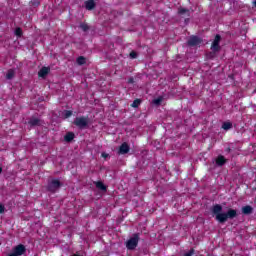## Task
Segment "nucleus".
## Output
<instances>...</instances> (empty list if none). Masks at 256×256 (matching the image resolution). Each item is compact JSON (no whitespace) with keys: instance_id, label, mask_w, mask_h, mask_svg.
Returning <instances> with one entry per match:
<instances>
[{"instance_id":"1","label":"nucleus","mask_w":256,"mask_h":256,"mask_svg":"<svg viewBox=\"0 0 256 256\" xmlns=\"http://www.w3.org/2000/svg\"><path fill=\"white\" fill-rule=\"evenodd\" d=\"M212 216L215 217L218 223L223 224L227 221L235 219L237 217V210L229 208L226 212H223V206L221 204H215L210 208Z\"/></svg>"},{"instance_id":"2","label":"nucleus","mask_w":256,"mask_h":256,"mask_svg":"<svg viewBox=\"0 0 256 256\" xmlns=\"http://www.w3.org/2000/svg\"><path fill=\"white\" fill-rule=\"evenodd\" d=\"M89 123H90L89 117H85V116L76 117L73 121V124L76 127H78V129H88Z\"/></svg>"},{"instance_id":"3","label":"nucleus","mask_w":256,"mask_h":256,"mask_svg":"<svg viewBox=\"0 0 256 256\" xmlns=\"http://www.w3.org/2000/svg\"><path fill=\"white\" fill-rule=\"evenodd\" d=\"M61 187H63V183H61V181H59V179H52V180L48 181L46 189L50 193H57V191H59V189H61Z\"/></svg>"},{"instance_id":"4","label":"nucleus","mask_w":256,"mask_h":256,"mask_svg":"<svg viewBox=\"0 0 256 256\" xmlns=\"http://www.w3.org/2000/svg\"><path fill=\"white\" fill-rule=\"evenodd\" d=\"M137 245H139V233H134L126 242V248L129 251H135V249H137Z\"/></svg>"},{"instance_id":"5","label":"nucleus","mask_w":256,"mask_h":256,"mask_svg":"<svg viewBox=\"0 0 256 256\" xmlns=\"http://www.w3.org/2000/svg\"><path fill=\"white\" fill-rule=\"evenodd\" d=\"M203 43V39L199 36L192 35L187 41L188 47H197V45H201Z\"/></svg>"},{"instance_id":"6","label":"nucleus","mask_w":256,"mask_h":256,"mask_svg":"<svg viewBox=\"0 0 256 256\" xmlns=\"http://www.w3.org/2000/svg\"><path fill=\"white\" fill-rule=\"evenodd\" d=\"M219 43H221V35L217 34L212 42L211 51H221Z\"/></svg>"},{"instance_id":"7","label":"nucleus","mask_w":256,"mask_h":256,"mask_svg":"<svg viewBox=\"0 0 256 256\" xmlns=\"http://www.w3.org/2000/svg\"><path fill=\"white\" fill-rule=\"evenodd\" d=\"M27 251V248H25V245L19 244L16 247L13 248V253L17 256L25 255Z\"/></svg>"},{"instance_id":"8","label":"nucleus","mask_w":256,"mask_h":256,"mask_svg":"<svg viewBox=\"0 0 256 256\" xmlns=\"http://www.w3.org/2000/svg\"><path fill=\"white\" fill-rule=\"evenodd\" d=\"M130 149L131 148L129 147V144L124 142L119 147L118 153H119V155H127V153H129Z\"/></svg>"},{"instance_id":"9","label":"nucleus","mask_w":256,"mask_h":256,"mask_svg":"<svg viewBox=\"0 0 256 256\" xmlns=\"http://www.w3.org/2000/svg\"><path fill=\"white\" fill-rule=\"evenodd\" d=\"M50 71H51V68L44 66L40 69V71L38 72V75L39 77H42V79H45L49 75Z\"/></svg>"},{"instance_id":"10","label":"nucleus","mask_w":256,"mask_h":256,"mask_svg":"<svg viewBox=\"0 0 256 256\" xmlns=\"http://www.w3.org/2000/svg\"><path fill=\"white\" fill-rule=\"evenodd\" d=\"M84 5H85V9H87V11H93V9H95V7H97V4L93 0L85 1Z\"/></svg>"},{"instance_id":"11","label":"nucleus","mask_w":256,"mask_h":256,"mask_svg":"<svg viewBox=\"0 0 256 256\" xmlns=\"http://www.w3.org/2000/svg\"><path fill=\"white\" fill-rule=\"evenodd\" d=\"M29 125L31 127H39L41 126V119L39 118H35V117H31L28 121Z\"/></svg>"},{"instance_id":"12","label":"nucleus","mask_w":256,"mask_h":256,"mask_svg":"<svg viewBox=\"0 0 256 256\" xmlns=\"http://www.w3.org/2000/svg\"><path fill=\"white\" fill-rule=\"evenodd\" d=\"M225 163H227V159L225 158V156L219 155L216 158V165H218V167H223V165H225Z\"/></svg>"},{"instance_id":"13","label":"nucleus","mask_w":256,"mask_h":256,"mask_svg":"<svg viewBox=\"0 0 256 256\" xmlns=\"http://www.w3.org/2000/svg\"><path fill=\"white\" fill-rule=\"evenodd\" d=\"M253 208L250 205H246L242 207V214L243 215H252Z\"/></svg>"},{"instance_id":"14","label":"nucleus","mask_w":256,"mask_h":256,"mask_svg":"<svg viewBox=\"0 0 256 256\" xmlns=\"http://www.w3.org/2000/svg\"><path fill=\"white\" fill-rule=\"evenodd\" d=\"M73 139H75V133L73 132H67L66 135L64 136V141H66V143H71Z\"/></svg>"},{"instance_id":"15","label":"nucleus","mask_w":256,"mask_h":256,"mask_svg":"<svg viewBox=\"0 0 256 256\" xmlns=\"http://www.w3.org/2000/svg\"><path fill=\"white\" fill-rule=\"evenodd\" d=\"M178 15H187V17H190L191 12L189 11V9L180 7V8L178 9Z\"/></svg>"},{"instance_id":"16","label":"nucleus","mask_w":256,"mask_h":256,"mask_svg":"<svg viewBox=\"0 0 256 256\" xmlns=\"http://www.w3.org/2000/svg\"><path fill=\"white\" fill-rule=\"evenodd\" d=\"M94 185H96V188L100 191H107V186H105V184H103L101 181L94 182Z\"/></svg>"},{"instance_id":"17","label":"nucleus","mask_w":256,"mask_h":256,"mask_svg":"<svg viewBox=\"0 0 256 256\" xmlns=\"http://www.w3.org/2000/svg\"><path fill=\"white\" fill-rule=\"evenodd\" d=\"M217 53H219V51L212 50L206 54V57L207 59H215L217 57Z\"/></svg>"},{"instance_id":"18","label":"nucleus","mask_w":256,"mask_h":256,"mask_svg":"<svg viewBox=\"0 0 256 256\" xmlns=\"http://www.w3.org/2000/svg\"><path fill=\"white\" fill-rule=\"evenodd\" d=\"M233 128V124L231 122H224L222 124V129H224V131H229V129Z\"/></svg>"},{"instance_id":"19","label":"nucleus","mask_w":256,"mask_h":256,"mask_svg":"<svg viewBox=\"0 0 256 256\" xmlns=\"http://www.w3.org/2000/svg\"><path fill=\"white\" fill-rule=\"evenodd\" d=\"M76 63L79 65H85V63H87V59L84 56H80L77 58Z\"/></svg>"},{"instance_id":"20","label":"nucleus","mask_w":256,"mask_h":256,"mask_svg":"<svg viewBox=\"0 0 256 256\" xmlns=\"http://www.w3.org/2000/svg\"><path fill=\"white\" fill-rule=\"evenodd\" d=\"M13 77H15V71L13 69L8 70L7 74H6V79H13Z\"/></svg>"},{"instance_id":"21","label":"nucleus","mask_w":256,"mask_h":256,"mask_svg":"<svg viewBox=\"0 0 256 256\" xmlns=\"http://www.w3.org/2000/svg\"><path fill=\"white\" fill-rule=\"evenodd\" d=\"M152 103L154 105H156L157 107H159V105H161V103H163V98L161 96H159L158 98H155Z\"/></svg>"},{"instance_id":"22","label":"nucleus","mask_w":256,"mask_h":256,"mask_svg":"<svg viewBox=\"0 0 256 256\" xmlns=\"http://www.w3.org/2000/svg\"><path fill=\"white\" fill-rule=\"evenodd\" d=\"M62 114L64 115V119H69V117H71V115H73V111H71V110H64L62 112Z\"/></svg>"},{"instance_id":"23","label":"nucleus","mask_w":256,"mask_h":256,"mask_svg":"<svg viewBox=\"0 0 256 256\" xmlns=\"http://www.w3.org/2000/svg\"><path fill=\"white\" fill-rule=\"evenodd\" d=\"M139 105H141V99H136L131 104V107H133L134 109H137V107H139Z\"/></svg>"},{"instance_id":"24","label":"nucleus","mask_w":256,"mask_h":256,"mask_svg":"<svg viewBox=\"0 0 256 256\" xmlns=\"http://www.w3.org/2000/svg\"><path fill=\"white\" fill-rule=\"evenodd\" d=\"M15 35L17 36V37H23V30L21 29V28H16L15 29Z\"/></svg>"},{"instance_id":"25","label":"nucleus","mask_w":256,"mask_h":256,"mask_svg":"<svg viewBox=\"0 0 256 256\" xmlns=\"http://www.w3.org/2000/svg\"><path fill=\"white\" fill-rule=\"evenodd\" d=\"M80 29H82V31L87 32L89 31V25H87L86 23H82L80 24Z\"/></svg>"},{"instance_id":"26","label":"nucleus","mask_w":256,"mask_h":256,"mask_svg":"<svg viewBox=\"0 0 256 256\" xmlns=\"http://www.w3.org/2000/svg\"><path fill=\"white\" fill-rule=\"evenodd\" d=\"M137 57H139V54H137V52L135 51L130 52V59H137Z\"/></svg>"},{"instance_id":"27","label":"nucleus","mask_w":256,"mask_h":256,"mask_svg":"<svg viewBox=\"0 0 256 256\" xmlns=\"http://www.w3.org/2000/svg\"><path fill=\"white\" fill-rule=\"evenodd\" d=\"M193 255H195V249L193 248L184 254V256H193Z\"/></svg>"},{"instance_id":"28","label":"nucleus","mask_w":256,"mask_h":256,"mask_svg":"<svg viewBox=\"0 0 256 256\" xmlns=\"http://www.w3.org/2000/svg\"><path fill=\"white\" fill-rule=\"evenodd\" d=\"M5 212V206L0 205V215Z\"/></svg>"},{"instance_id":"29","label":"nucleus","mask_w":256,"mask_h":256,"mask_svg":"<svg viewBox=\"0 0 256 256\" xmlns=\"http://www.w3.org/2000/svg\"><path fill=\"white\" fill-rule=\"evenodd\" d=\"M102 157H103L104 159H107V157H109V154L103 152V153H102Z\"/></svg>"},{"instance_id":"30","label":"nucleus","mask_w":256,"mask_h":256,"mask_svg":"<svg viewBox=\"0 0 256 256\" xmlns=\"http://www.w3.org/2000/svg\"><path fill=\"white\" fill-rule=\"evenodd\" d=\"M128 83H134L133 78H130V79L128 80Z\"/></svg>"},{"instance_id":"31","label":"nucleus","mask_w":256,"mask_h":256,"mask_svg":"<svg viewBox=\"0 0 256 256\" xmlns=\"http://www.w3.org/2000/svg\"><path fill=\"white\" fill-rule=\"evenodd\" d=\"M8 256H18L16 253L9 254Z\"/></svg>"},{"instance_id":"32","label":"nucleus","mask_w":256,"mask_h":256,"mask_svg":"<svg viewBox=\"0 0 256 256\" xmlns=\"http://www.w3.org/2000/svg\"><path fill=\"white\" fill-rule=\"evenodd\" d=\"M226 151H227L228 153H231V148H227Z\"/></svg>"},{"instance_id":"33","label":"nucleus","mask_w":256,"mask_h":256,"mask_svg":"<svg viewBox=\"0 0 256 256\" xmlns=\"http://www.w3.org/2000/svg\"><path fill=\"white\" fill-rule=\"evenodd\" d=\"M185 23H189V18L185 19Z\"/></svg>"},{"instance_id":"34","label":"nucleus","mask_w":256,"mask_h":256,"mask_svg":"<svg viewBox=\"0 0 256 256\" xmlns=\"http://www.w3.org/2000/svg\"><path fill=\"white\" fill-rule=\"evenodd\" d=\"M3 173V168L0 167V174Z\"/></svg>"},{"instance_id":"35","label":"nucleus","mask_w":256,"mask_h":256,"mask_svg":"<svg viewBox=\"0 0 256 256\" xmlns=\"http://www.w3.org/2000/svg\"><path fill=\"white\" fill-rule=\"evenodd\" d=\"M253 3H254V5H255V7H256V0H254V2H253Z\"/></svg>"}]
</instances>
